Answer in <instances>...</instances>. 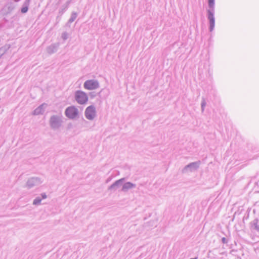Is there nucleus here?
I'll return each mask as SVG.
<instances>
[{"instance_id":"7ed1b4c3","label":"nucleus","mask_w":259,"mask_h":259,"mask_svg":"<svg viewBox=\"0 0 259 259\" xmlns=\"http://www.w3.org/2000/svg\"><path fill=\"white\" fill-rule=\"evenodd\" d=\"M98 87V83L93 80H89L86 81L84 83V87L87 90H94Z\"/></svg>"},{"instance_id":"423d86ee","label":"nucleus","mask_w":259,"mask_h":259,"mask_svg":"<svg viewBox=\"0 0 259 259\" xmlns=\"http://www.w3.org/2000/svg\"><path fill=\"white\" fill-rule=\"evenodd\" d=\"M133 185L131 183H127L126 184H125V185H124L123 188V189H128V188H131L132 187H133Z\"/></svg>"},{"instance_id":"f257e3e1","label":"nucleus","mask_w":259,"mask_h":259,"mask_svg":"<svg viewBox=\"0 0 259 259\" xmlns=\"http://www.w3.org/2000/svg\"><path fill=\"white\" fill-rule=\"evenodd\" d=\"M75 99L77 102L81 104L85 103L88 101L87 95L84 93L80 91L76 92Z\"/></svg>"},{"instance_id":"0eeeda50","label":"nucleus","mask_w":259,"mask_h":259,"mask_svg":"<svg viewBox=\"0 0 259 259\" xmlns=\"http://www.w3.org/2000/svg\"><path fill=\"white\" fill-rule=\"evenodd\" d=\"M41 202V199H35L34 201H33V204L36 205V204H39Z\"/></svg>"},{"instance_id":"9b49d317","label":"nucleus","mask_w":259,"mask_h":259,"mask_svg":"<svg viewBox=\"0 0 259 259\" xmlns=\"http://www.w3.org/2000/svg\"><path fill=\"white\" fill-rule=\"evenodd\" d=\"M42 197L43 198H46V196L45 195H43L42 196Z\"/></svg>"},{"instance_id":"20e7f679","label":"nucleus","mask_w":259,"mask_h":259,"mask_svg":"<svg viewBox=\"0 0 259 259\" xmlns=\"http://www.w3.org/2000/svg\"><path fill=\"white\" fill-rule=\"evenodd\" d=\"M86 117L89 119H92L95 116V110L93 106L88 107L85 111Z\"/></svg>"},{"instance_id":"9d476101","label":"nucleus","mask_w":259,"mask_h":259,"mask_svg":"<svg viewBox=\"0 0 259 259\" xmlns=\"http://www.w3.org/2000/svg\"><path fill=\"white\" fill-rule=\"evenodd\" d=\"M57 119V117H52L51 118V121L52 122H53L54 121H55V120Z\"/></svg>"},{"instance_id":"f03ea898","label":"nucleus","mask_w":259,"mask_h":259,"mask_svg":"<svg viewBox=\"0 0 259 259\" xmlns=\"http://www.w3.org/2000/svg\"><path fill=\"white\" fill-rule=\"evenodd\" d=\"M66 115L70 118H75L78 114L77 109L73 107H69L67 108L65 111Z\"/></svg>"},{"instance_id":"39448f33","label":"nucleus","mask_w":259,"mask_h":259,"mask_svg":"<svg viewBox=\"0 0 259 259\" xmlns=\"http://www.w3.org/2000/svg\"><path fill=\"white\" fill-rule=\"evenodd\" d=\"M208 19L210 22V30H212L214 27V18L213 17V14L211 12H209L208 14Z\"/></svg>"},{"instance_id":"6e6552de","label":"nucleus","mask_w":259,"mask_h":259,"mask_svg":"<svg viewBox=\"0 0 259 259\" xmlns=\"http://www.w3.org/2000/svg\"><path fill=\"white\" fill-rule=\"evenodd\" d=\"M209 6L210 7H212L214 5V0H208Z\"/></svg>"},{"instance_id":"f8f14e48","label":"nucleus","mask_w":259,"mask_h":259,"mask_svg":"<svg viewBox=\"0 0 259 259\" xmlns=\"http://www.w3.org/2000/svg\"><path fill=\"white\" fill-rule=\"evenodd\" d=\"M191 259H197V258H191Z\"/></svg>"},{"instance_id":"1a4fd4ad","label":"nucleus","mask_w":259,"mask_h":259,"mask_svg":"<svg viewBox=\"0 0 259 259\" xmlns=\"http://www.w3.org/2000/svg\"><path fill=\"white\" fill-rule=\"evenodd\" d=\"M28 10V8L27 7L23 8L21 10V12L23 13H26Z\"/></svg>"}]
</instances>
